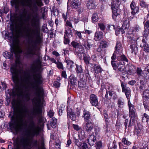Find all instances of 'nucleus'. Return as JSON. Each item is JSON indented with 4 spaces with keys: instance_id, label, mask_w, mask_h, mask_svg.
<instances>
[{
    "instance_id": "1",
    "label": "nucleus",
    "mask_w": 149,
    "mask_h": 149,
    "mask_svg": "<svg viewBox=\"0 0 149 149\" xmlns=\"http://www.w3.org/2000/svg\"><path fill=\"white\" fill-rule=\"evenodd\" d=\"M43 79L40 73L33 74L28 77V83L30 87L35 91L34 93L35 97L32 99L33 107L29 112H28L27 108L25 104L22 102L20 99H13L12 104L15 111V116H11L9 114L11 122L9 127L11 130L16 132L20 131L24 124L25 117H27L29 123L28 127L23 132L24 136L20 138H33L39 134V127L37 125L34 120L39 118L42 112V106L40 103V97L43 94V90L40 86L43 83Z\"/></svg>"
},
{
    "instance_id": "2",
    "label": "nucleus",
    "mask_w": 149,
    "mask_h": 149,
    "mask_svg": "<svg viewBox=\"0 0 149 149\" xmlns=\"http://www.w3.org/2000/svg\"><path fill=\"white\" fill-rule=\"evenodd\" d=\"M23 6L29 7L32 12L30 15H28L25 19L29 21L31 18V24L32 27L27 26L26 27H22L23 22L22 18L21 17L18 20L17 24L18 30L13 28L11 32L9 34L8 38L13 42L18 43V40L20 37L25 38L27 40L26 48L24 53V56L28 58H31L33 55H36L37 58L34 61L36 65L40 66L41 62L40 60L41 56L39 53L36 52L37 46L40 45L43 41L42 39L40 36V27L39 24L38 14L37 13L39 7L43 5V3H20Z\"/></svg>"
},
{
    "instance_id": "3",
    "label": "nucleus",
    "mask_w": 149,
    "mask_h": 149,
    "mask_svg": "<svg viewBox=\"0 0 149 149\" xmlns=\"http://www.w3.org/2000/svg\"><path fill=\"white\" fill-rule=\"evenodd\" d=\"M10 52H5L3 53V56L6 59H10L12 58L13 53L16 58L15 64L13 65L10 68V71L12 74V80L15 84H17L19 81V76L20 74L23 73V70L21 68L22 63L19 58L22 50L18 45L13 46L11 47Z\"/></svg>"
},
{
    "instance_id": "4",
    "label": "nucleus",
    "mask_w": 149,
    "mask_h": 149,
    "mask_svg": "<svg viewBox=\"0 0 149 149\" xmlns=\"http://www.w3.org/2000/svg\"><path fill=\"white\" fill-rule=\"evenodd\" d=\"M27 88L25 84H21L12 91V95L13 97L22 96L25 101L28 102L30 99V95L28 92H26Z\"/></svg>"
},
{
    "instance_id": "5",
    "label": "nucleus",
    "mask_w": 149,
    "mask_h": 149,
    "mask_svg": "<svg viewBox=\"0 0 149 149\" xmlns=\"http://www.w3.org/2000/svg\"><path fill=\"white\" fill-rule=\"evenodd\" d=\"M121 85L122 92L125 93L127 99H130L131 95L130 89L129 87H127L126 84L124 82H121Z\"/></svg>"
},
{
    "instance_id": "6",
    "label": "nucleus",
    "mask_w": 149,
    "mask_h": 149,
    "mask_svg": "<svg viewBox=\"0 0 149 149\" xmlns=\"http://www.w3.org/2000/svg\"><path fill=\"white\" fill-rule=\"evenodd\" d=\"M89 97L90 102L92 106H96L98 105V98L96 95L92 94L90 95Z\"/></svg>"
},
{
    "instance_id": "7",
    "label": "nucleus",
    "mask_w": 149,
    "mask_h": 149,
    "mask_svg": "<svg viewBox=\"0 0 149 149\" xmlns=\"http://www.w3.org/2000/svg\"><path fill=\"white\" fill-rule=\"evenodd\" d=\"M130 8L132 10L131 13L133 15H134L136 14L139 12V8L136 6V3L133 0L130 4Z\"/></svg>"
},
{
    "instance_id": "8",
    "label": "nucleus",
    "mask_w": 149,
    "mask_h": 149,
    "mask_svg": "<svg viewBox=\"0 0 149 149\" xmlns=\"http://www.w3.org/2000/svg\"><path fill=\"white\" fill-rule=\"evenodd\" d=\"M84 129L88 133H91L94 128L93 124L90 122L86 123L84 126Z\"/></svg>"
},
{
    "instance_id": "9",
    "label": "nucleus",
    "mask_w": 149,
    "mask_h": 149,
    "mask_svg": "<svg viewBox=\"0 0 149 149\" xmlns=\"http://www.w3.org/2000/svg\"><path fill=\"white\" fill-rule=\"evenodd\" d=\"M67 112L68 118H70L73 121L76 120V116L75 113L72 109L68 108Z\"/></svg>"
},
{
    "instance_id": "10",
    "label": "nucleus",
    "mask_w": 149,
    "mask_h": 149,
    "mask_svg": "<svg viewBox=\"0 0 149 149\" xmlns=\"http://www.w3.org/2000/svg\"><path fill=\"white\" fill-rule=\"evenodd\" d=\"M97 3L95 0H89L87 1L86 6L87 8L89 9H94L96 7Z\"/></svg>"
},
{
    "instance_id": "11",
    "label": "nucleus",
    "mask_w": 149,
    "mask_h": 149,
    "mask_svg": "<svg viewBox=\"0 0 149 149\" xmlns=\"http://www.w3.org/2000/svg\"><path fill=\"white\" fill-rule=\"evenodd\" d=\"M117 56L116 53L114 52L112 56L111 57V64L113 69L115 70H116L117 68V63L116 61H114L116 58H117Z\"/></svg>"
},
{
    "instance_id": "12",
    "label": "nucleus",
    "mask_w": 149,
    "mask_h": 149,
    "mask_svg": "<svg viewBox=\"0 0 149 149\" xmlns=\"http://www.w3.org/2000/svg\"><path fill=\"white\" fill-rule=\"evenodd\" d=\"M115 49V51L114 52L116 53L117 54H122V47L121 43L120 42L118 41L117 42Z\"/></svg>"
},
{
    "instance_id": "13",
    "label": "nucleus",
    "mask_w": 149,
    "mask_h": 149,
    "mask_svg": "<svg viewBox=\"0 0 149 149\" xmlns=\"http://www.w3.org/2000/svg\"><path fill=\"white\" fill-rule=\"evenodd\" d=\"M88 142L90 145L92 146L96 143V138L94 135H91L87 139Z\"/></svg>"
},
{
    "instance_id": "14",
    "label": "nucleus",
    "mask_w": 149,
    "mask_h": 149,
    "mask_svg": "<svg viewBox=\"0 0 149 149\" xmlns=\"http://www.w3.org/2000/svg\"><path fill=\"white\" fill-rule=\"evenodd\" d=\"M112 9V11L113 13L112 17L113 19H116V17L120 14V10L117 8L115 6L111 7Z\"/></svg>"
},
{
    "instance_id": "15",
    "label": "nucleus",
    "mask_w": 149,
    "mask_h": 149,
    "mask_svg": "<svg viewBox=\"0 0 149 149\" xmlns=\"http://www.w3.org/2000/svg\"><path fill=\"white\" fill-rule=\"evenodd\" d=\"M117 69L119 72L123 73L126 71L125 65L124 63H122L121 62L118 63V66H117Z\"/></svg>"
},
{
    "instance_id": "16",
    "label": "nucleus",
    "mask_w": 149,
    "mask_h": 149,
    "mask_svg": "<svg viewBox=\"0 0 149 149\" xmlns=\"http://www.w3.org/2000/svg\"><path fill=\"white\" fill-rule=\"evenodd\" d=\"M117 60L123 61V63L125 62L128 63V59L125 55L123 54H117Z\"/></svg>"
},
{
    "instance_id": "17",
    "label": "nucleus",
    "mask_w": 149,
    "mask_h": 149,
    "mask_svg": "<svg viewBox=\"0 0 149 149\" xmlns=\"http://www.w3.org/2000/svg\"><path fill=\"white\" fill-rule=\"evenodd\" d=\"M83 117L84 118L85 121H88L91 118L90 114L89 112L86 110L84 111Z\"/></svg>"
},
{
    "instance_id": "18",
    "label": "nucleus",
    "mask_w": 149,
    "mask_h": 149,
    "mask_svg": "<svg viewBox=\"0 0 149 149\" xmlns=\"http://www.w3.org/2000/svg\"><path fill=\"white\" fill-rule=\"evenodd\" d=\"M143 77L146 79H149V65L147 66L143 71Z\"/></svg>"
},
{
    "instance_id": "19",
    "label": "nucleus",
    "mask_w": 149,
    "mask_h": 149,
    "mask_svg": "<svg viewBox=\"0 0 149 149\" xmlns=\"http://www.w3.org/2000/svg\"><path fill=\"white\" fill-rule=\"evenodd\" d=\"M91 40L87 39L86 41L84 42V43L83 44V45L85 47L86 49L89 50L91 48Z\"/></svg>"
},
{
    "instance_id": "20",
    "label": "nucleus",
    "mask_w": 149,
    "mask_h": 149,
    "mask_svg": "<svg viewBox=\"0 0 149 149\" xmlns=\"http://www.w3.org/2000/svg\"><path fill=\"white\" fill-rule=\"evenodd\" d=\"M69 81L72 85H75L77 81V79L73 74H72L70 76Z\"/></svg>"
},
{
    "instance_id": "21",
    "label": "nucleus",
    "mask_w": 149,
    "mask_h": 149,
    "mask_svg": "<svg viewBox=\"0 0 149 149\" xmlns=\"http://www.w3.org/2000/svg\"><path fill=\"white\" fill-rule=\"evenodd\" d=\"M141 128L142 126L140 124H137L135 126V133L137 135L139 134L141 131Z\"/></svg>"
},
{
    "instance_id": "22",
    "label": "nucleus",
    "mask_w": 149,
    "mask_h": 149,
    "mask_svg": "<svg viewBox=\"0 0 149 149\" xmlns=\"http://www.w3.org/2000/svg\"><path fill=\"white\" fill-rule=\"evenodd\" d=\"M130 26V24L129 19H127L124 21L122 26V28L125 30L128 29Z\"/></svg>"
},
{
    "instance_id": "23",
    "label": "nucleus",
    "mask_w": 149,
    "mask_h": 149,
    "mask_svg": "<svg viewBox=\"0 0 149 149\" xmlns=\"http://www.w3.org/2000/svg\"><path fill=\"white\" fill-rule=\"evenodd\" d=\"M102 33L99 32H96L95 35L94 39L96 41L100 40L102 38Z\"/></svg>"
},
{
    "instance_id": "24",
    "label": "nucleus",
    "mask_w": 149,
    "mask_h": 149,
    "mask_svg": "<svg viewBox=\"0 0 149 149\" xmlns=\"http://www.w3.org/2000/svg\"><path fill=\"white\" fill-rule=\"evenodd\" d=\"M80 4L79 0H74L71 3V6L72 8H78Z\"/></svg>"
},
{
    "instance_id": "25",
    "label": "nucleus",
    "mask_w": 149,
    "mask_h": 149,
    "mask_svg": "<svg viewBox=\"0 0 149 149\" xmlns=\"http://www.w3.org/2000/svg\"><path fill=\"white\" fill-rule=\"evenodd\" d=\"M65 34L64 35H65L68 38H70L72 37V33L71 29L68 28L67 30L65 31Z\"/></svg>"
},
{
    "instance_id": "26",
    "label": "nucleus",
    "mask_w": 149,
    "mask_h": 149,
    "mask_svg": "<svg viewBox=\"0 0 149 149\" xmlns=\"http://www.w3.org/2000/svg\"><path fill=\"white\" fill-rule=\"evenodd\" d=\"M50 121V126L53 128H55L56 125V119L54 117H53L51 119Z\"/></svg>"
},
{
    "instance_id": "27",
    "label": "nucleus",
    "mask_w": 149,
    "mask_h": 149,
    "mask_svg": "<svg viewBox=\"0 0 149 149\" xmlns=\"http://www.w3.org/2000/svg\"><path fill=\"white\" fill-rule=\"evenodd\" d=\"M79 87L80 89H82L85 88L86 86V81L84 80H80L78 82Z\"/></svg>"
},
{
    "instance_id": "28",
    "label": "nucleus",
    "mask_w": 149,
    "mask_h": 149,
    "mask_svg": "<svg viewBox=\"0 0 149 149\" xmlns=\"http://www.w3.org/2000/svg\"><path fill=\"white\" fill-rule=\"evenodd\" d=\"M71 44L73 47L76 49L78 48L81 47V45L77 42L73 41L71 42Z\"/></svg>"
},
{
    "instance_id": "29",
    "label": "nucleus",
    "mask_w": 149,
    "mask_h": 149,
    "mask_svg": "<svg viewBox=\"0 0 149 149\" xmlns=\"http://www.w3.org/2000/svg\"><path fill=\"white\" fill-rule=\"evenodd\" d=\"M130 48L132 50V53H134L135 54H136L138 51V48L135 45L133 44L130 46Z\"/></svg>"
},
{
    "instance_id": "30",
    "label": "nucleus",
    "mask_w": 149,
    "mask_h": 149,
    "mask_svg": "<svg viewBox=\"0 0 149 149\" xmlns=\"http://www.w3.org/2000/svg\"><path fill=\"white\" fill-rule=\"evenodd\" d=\"M121 0H112L111 2V6L118 7L120 4Z\"/></svg>"
},
{
    "instance_id": "31",
    "label": "nucleus",
    "mask_w": 149,
    "mask_h": 149,
    "mask_svg": "<svg viewBox=\"0 0 149 149\" xmlns=\"http://www.w3.org/2000/svg\"><path fill=\"white\" fill-rule=\"evenodd\" d=\"M143 97L146 99H148L149 98V90L146 89L143 92Z\"/></svg>"
},
{
    "instance_id": "32",
    "label": "nucleus",
    "mask_w": 149,
    "mask_h": 149,
    "mask_svg": "<svg viewBox=\"0 0 149 149\" xmlns=\"http://www.w3.org/2000/svg\"><path fill=\"white\" fill-rule=\"evenodd\" d=\"M149 34V29L148 28H146L145 29L143 33V38L146 39L148 37Z\"/></svg>"
},
{
    "instance_id": "33",
    "label": "nucleus",
    "mask_w": 149,
    "mask_h": 149,
    "mask_svg": "<svg viewBox=\"0 0 149 149\" xmlns=\"http://www.w3.org/2000/svg\"><path fill=\"white\" fill-rule=\"evenodd\" d=\"M128 67V72L130 74L134 73L135 69V67L132 65H129Z\"/></svg>"
},
{
    "instance_id": "34",
    "label": "nucleus",
    "mask_w": 149,
    "mask_h": 149,
    "mask_svg": "<svg viewBox=\"0 0 149 149\" xmlns=\"http://www.w3.org/2000/svg\"><path fill=\"white\" fill-rule=\"evenodd\" d=\"M98 19V17L97 13H95L93 14L92 17V21L93 22H96Z\"/></svg>"
},
{
    "instance_id": "35",
    "label": "nucleus",
    "mask_w": 149,
    "mask_h": 149,
    "mask_svg": "<svg viewBox=\"0 0 149 149\" xmlns=\"http://www.w3.org/2000/svg\"><path fill=\"white\" fill-rule=\"evenodd\" d=\"M77 49H78V51L76 52V53L79 56V54H84V49L82 45L81 47L78 48Z\"/></svg>"
},
{
    "instance_id": "36",
    "label": "nucleus",
    "mask_w": 149,
    "mask_h": 149,
    "mask_svg": "<svg viewBox=\"0 0 149 149\" xmlns=\"http://www.w3.org/2000/svg\"><path fill=\"white\" fill-rule=\"evenodd\" d=\"M140 6L142 8H146L148 6V5L144 1L142 0L139 3Z\"/></svg>"
},
{
    "instance_id": "37",
    "label": "nucleus",
    "mask_w": 149,
    "mask_h": 149,
    "mask_svg": "<svg viewBox=\"0 0 149 149\" xmlns=\"http://www.w3.org/2000/svg\"><path fill=\"white\" fill-rule=\"evenodd\" d=\"M65 61L67 63L68 66H69L70 68H72L73 67L74 63L73 61L68 59L66 60Z\"/></svg>"
},
{
    "instance_id": "38",
    "label": "nucleus",
    "mask_w": 149,
    "mask_h": 149,
    "mask_svg": "<svg viewBox=\"0 0 149 149\" xmlns=\"http://www.w3.org/2000/svg\"><path fill=\"white\" fill-rule=\"evenodd\" d=\"M76 71L77 73H81L83 72V70L81 66L80 65H78L77 64L76 65Z\"/></svg>"
},
{
    "instance_id": "39",
    "label": "nucleus",
    "mask_w": 149,
    "mask_h": 149,
    "mask_svg": "<svg viewBox=\"0 0 149 149\" xmlns=\"http://www.w3.org/2000/svg\"><path fill=\"white\" fill-rule=\"evenodd\" d=\"M122 142L123 144L127 146H130L131 144V142L127 140L125 138H123L122 140Z\"/></svg>"
},
{
    "instance_id": "40",
    "label": "nucleus",
    "mask_w": 149,
    "mask_h": 149,
    "mask_svg": "<svg viewBox=\"0 0 149 149\" xmlns=\"http://www.w3.org/2000/svg\"><path fill=\"white\" fill-rule=\"evenodd\" d=\"M117 146L116 144V143L114 141L113 143L109 144L108 147V149H116Z\"/></svg>"
},
{
    "instance_id": "41",
    "label": "nucleus",
    "mask_w": 149,
    "mask_h": 149,
    "mask_svg": "<svg viewBox=\"0 0 149 149\" xmlns=\"http://www.w3.org/2000/svg\"><path fill=\"white\" fill-rule=\"evenodd\" d=\"M124 29L122 27L121 28H118L116 31V35L120 33L122 34L124 33L125 32Z\"/></svg>"
},
{
    "instance_id": "42",
    "label": "nucleus",
    "mask_w": 149,
    "mask_h": 149,
    "mask_svg": "<svg viewBox=\"0 0 149 149\" xmlns=\"http://www.w3.org/2000/svg\"><path fill=\"white\" fill-rule=\"evenodd\" d=\"M74 142L78 147H80V145L82 143L80 142L79 140L75 137H74Z\"/></svg>"
},
{
    "instance_id": "43",
    "label": "nucleus",
    "mask_w": 149,
    "mask_h": 149,
    "mask_svg": "<svg viewBox=\"0 0 149 149\" xmlns=\"http://www.w3.org/2000/svg\"><path fill=\"white\" fill-rule=\"evenodd\" d=\"M80 149H88L87 144L85 143H82L80 147H79Z\"/></svg>"
},
{
    "instance_id": "44",
    "label": "nucleus",
    "mask_w": 149,
    "mask_h": 149,
    "mask_svg": "<svg viewBox=\"0 0 149 149\" xmlns=\"http://www.w3.org/2000/svg\"><path fill=\"white\" fill-rule=\"evenodd\" d=\"M118 107L120 108H123L124 107V102L121 100L119 99L118 100Z\"/></svg>"
},
{
    "instance_id": "45",
    "label": "nucleus",
    "mask_w": 149,
    "mask_h": 149,
    "mask_svg": "<svg viewBox=\"0 0 149 149\" xmlns=\"http://www.w3.org/2000/svg\"><path fill=\"white\" fill-rule=\"evenodd\" d=\"M100 44L104 48L107 47L109 44V43L107 42L106 41L104 40H102Z\"/></svg>"
},
{
    "instance_id": "46",
    "label": "nucleus",
    "mask_w": 149,
    "mask_h": 149,
    "mask_svg": "<svg viewBox=\"0 0 149 149\" xmlns=\"http://www.w3.org/2000/svg\"><path fill=\"white\" fill-rule=\"evenodd\" d=\"M129 116L131 118H135L136 116L135 111L129 112Z\"/></svg>"
},
{
    "instance_id": "47",
    "label": "nucleus",
    "mask_w": 149,
    "mask_h": 149,
    "mask_svg": "<svg viewBox=\"0 0 149 149\" xmlns=\"http://www.w3.org/2000/svg\"><path fill=\"white\" fill-rule=\"evenodd\" d=\"M90 57L89 56H84V60L86 64H88L89 63Z\"/></svg>"
},
{
    "instance_id": "48",
    "label": "nucleus",
    "mask_w": 149,
    "mask_h": 149,
    "mask_svg": "<svg viewBox=\"0 0 149 149\" xmlns=\"http://www.w3.org/2000/svg\"><path fill=\"white\" fill-rule=\"evenodd\" d=\"M143 47H144V50L147 52H149V45L148 44H144Z\"/></svg>"
},
{
    "instance_id": "49",
    "label": "nucleus",
    "mask_w": 149,
    "mask_h": 149,
    "mask_svg": "<svg viewBox=\"0 0 149 149\" xmlns=\"http://www.w3.org/2000/svg\"><path fill=\"white\" fill-rule=\"evenodd\" d=\"M141 29L140 26L138 25H135L133 27V31L136 32H138Z\"/></svg>"
},
{
    "instance_id": "50",
    "label": "nucleus",
    "mask_w": 149,
    "mask_h": 149,
    "mask_svg": "<svg viewBox=\"0 0 149 149\" xmlns=\"http://www.w3.org/2000/svg\"><path fill=\"white\" fill-rule=\"evenodd\" d=\"M37 66L35 64H33L31 68V71L33 72H35L37 68Z\"/></svg>"
},
{
    "instance_id": "51",
    "label": "nucleus",
    "mask_w": 149,
    "mask_h": 149,
    "mask_svg": "<svg viewBox=\"0 0 149 149\" xmlns=\"http://www.w3.org/2000/svg\"><path fill=\"white\" fill-rule=\"evenodd\" d=\"M101 68L100 66L97 65L95 68V73H98L101 71Z\"/></svg>"
},
{
    "instance_id": "52",
    "label": "nucleus",
    "mask_w": 149,
    "mask_h": 149,
    "mask_svg": "<svg viewBox=\"0 0 149 149\" xmlns=\"http://www.w3.org/2000/svg\"><path fill=\"white\" fill-rule=\"evenodd\" d=\"M64 43L65 44H68L70 42V40L69 39V38H68L65 35L64 36Z\"/></svg>"
},
{
    "instance_id": "53",
    "label": "nucleus",
    "mask_w": 149,
    "mask_h": 149,
    "mask_svg": "<svg viewBox=\"0 0 149 149\" xmlns=\"http://www.w3.org/2000/svg\"><path fill=\"white\" fill-rule=\"evenodd\" d=\"M134 118H131L130 120V123L128 127L131 126L135 124V120Z\"/></svg>"
},
{
    "instance_id": "54",
    "label": "nucleus",
    "mask_w": 149,
    "mask_h": 149,
    "mask_svg": "<svg viewBox=\"0 0 149 149\" xmlns=\"http://www.w3.org/2000/svg\"><path fill=\"white\" fill-rule=\"evenodd\" d=\"M56 64L57 67L58 68L61 69L63 70V65L59 61H58L57 62Z\"/></svg>"
},
{
    "instance_id": "55",
    "label": "nucleus",
    "mask_w": 149,
    "mask_h": 149,
    "mask_svg": "<svg viewBox=\"0 0 149 149\" xmlns=\"http://www.w3.org/2000/svg\"><path fill=\"white\" fill-rule=\"evenodd\" d=\"M141 85L139 87V89L140 91H143L145 88V85L143 81H140Z\"/></svg>"
},
{
    "instance_id": "56",
    "label": "nucleus",
    "mask_w": 149,
    "mask_h": 149,
    "mask_svg": "<svg viewBox=\"0 0 149 149\" xmlns=\"http://www.w3.org/2000/svg\"><path fill=\"white\" fill-rule=\"evenodd\" d=\"M98 25L101 30L103 31L105 29V26L104 24L102 23L98 24Z\"/></svg>"
},
{
    "instance_id": "57",
    "label": "nucleus",
    "mask_w": 149,
    "mask_h": 149,
    "mask_svg": "<svg viewBox=\"0 0 149 149\" xmlns=\"http://www.w3.org/2000/svg\"><path fill=\"white\" fill-rule=\"evenodd\" d=\"M144 118H145L146 119V122H148L149 120V116L146 113H145L143 114V117L142 120H144Z\"/></svg>"
},
{
    "instance_id": "58",
    "label": "nucleus",
    "mask_w": 149,
    "mask_h": 149,
    "mask_svg": "<svg viewBox=\"0 0 149 149\" xmlns=\"http://www.w3.org/2000/svg\"><path fill=\"white\" fill-rule=\"evenodd\" d=\"M96 145V149H100L102 146V144L101 142L100 141L98 142L97 143Z\"/></svg>"
},
{
    "instance_id": "59",
    "label": "nucleus",
    "mask_w": 149,
    "mask_h": 149,
    "mask_svg": "<svg viewBox=\"0 0 149 149\" xmlns=\"http://www.w3.org/2000/svg\"><path fill=\"white\" fill-rule=\"evenodd\" d=\"M136 71L138 75L140 76L142 72V70L141 68H138Z\"/></svg>"
},
{
    "instance_id": "60",
    "label": "nucleus",
    "mask_w": 149,
    "mask_h": 149,
    "mask_svg": "<svg viewBox=\"0 0 149 149\" xmlns=\"http://www.w3.org/2000/svg\"><path fill=\"white\" fill-rule=\"evenodd\" d=\"M60 84V83L57 81H55L54 83V86L56 88L59 87Z\"/></svg>"
},
{
    "instance_id": "61",
    "label": "nucleus",
    "mask_w": 149,
    "mask_h": 149,
    "mask_svg": "<svg viewBox=\"0 0 149 149\" xmlns=\"http://www.w3.org/2000/svg\"><path fill=\"white\" fill-rule=\"evenodd\" d=\"M54 112L53 111L50 110L48 112V115L50 118L52 117L54 115Z\"/></svg>"
},
{
    "instance_id": "62",
    "label": "nucleus",
    "mask_w": 149,
    "mask_h": 149,
    "mask_svg": "<svg viewBox=\"0 0 149 149\" xmlns=\"http://www.w3.org/2000/svg\"><path fill=\"white\" fill-rule=\"evenodd\" d=\"M108 29L109 30L114 29H115L114 26L113 25H108Z\"/></svg>"
},
{
    "instance_id": "63",
    "label": "nucleus",
    "mask_w": 149,
    "mask_h": 149,
    "mask_svg": "<svg viewBox=\"0 0 149 149\" xmlns=\"http://www.w3.org/2000/svg\"><path fill=\"white\" fill-rule=\"evenodd\" d=\"M86 73L85 75L87 79H88V80L91 79V77L89 74L88 71L87 70L86 71Z\"/></svg>"
},
{
    "instance_id": "64",
    "label": "nucleus",
    "mask_w": 149,
    "mask_h": 149,
    "mask_svg": "<svg viewBox=\"0 0 149 149\" xmlns=\"http://www.w3.org/2000/svg\"><path fill=\"white\" fill-rule=\"evenodd\" d=\"M3 12L4 13L6 14L7 13L9 9L8 8L7 6H5L3 8Z\"/></svg>"
}]
</instances>
